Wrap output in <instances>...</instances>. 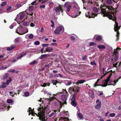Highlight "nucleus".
<instances>
[{
  "mask_svg": "<svg viewBox=\"0 0 121 121\" xmlns=\"http://www.w3.org/2000/svg\"><path fill=\"white\" fill-rule=\"evenodd\" d=\"M100 9L101 13L104 15L108 17L109 19H111L113 21H115V24L114 25V29L115 31H117L116 36L117 38L116 41H117L119 39V33L118 30L120 29V26H118V23L116 21V18L115 17H114L113 16L114 12V11L115 12H117L116 10L117 9H114L112 6H105L102 5H101L100 6Z\"/></svg>",
  "mask_w": 121,
  "mask_h": 121,
  "instance_id": "1",
  "label": "nucleus"
},
{
  "mask_svg": "<svg viewBox=\"0 0 121 121\" xmlns=\"http://www.w3.org/2000/svg\"><path fill=\"white\" fill-rule=\"evenodd\" d=\"M39 111L40 112L38 113V114H36L38 117H39V119L42 121H45L46 120L45 117V109L43 108H39Z\"/></svg>",
  "mask_w": 121,
  "mask_h": 121,
  "instance_id": "2",
  "label": "nucleus"
},
{
  "mask_svg": "<svg viewBox=\"0 0 121 121\" xmlns=\"http://www.w3.org/2000/svg\"><path fill=\"white\" fill-rule=\"evenodd\" d=\"M118 49L121 50V48H117L116 49H114L113 52V54L112 55V60H114L116 61H117L118 59V52H117V50Z\"/></svg>",
  "mask_w": 121,
  "mask_h": 121,
  "instance_id": "3",
  "label": "nucleus"
},
{
  "mask_svg": "<svg viewBox=\"0 0 121 121\" xmlns=\"http://www.w3.org/2000/svg\"><path fill=\"white\" fill-rule=\"evenodd\" d=\"M64 31V27L62 26H59L57 27L54 31V33L57 34H59L61 32H63Z\"/></svg>",
  "mask_w": 121,
  "mask_h": 121,
  "instance_id": "4",
  "label": "nucleus"
},
{
  "mask_svg": "<svg viewBox=\"0 0 121 121\" xmlns=\"http://www.w3.org/2000/svg\"><path fill=\"white\" fill-rule=\"evenodd\" d=\"M79 87H70L69 89V92L70 94H72L74 92V94H76L79 92Z\"/></svg>",
  "mask_w": 121,
  "mask_h": 121,
  "instance_id": "5",
  "label": "nucleus"
},
{
  "mask_svg": "<svg viewBox=\"0 0 121 121\" xmlns=\"http://www.w3.org/2000/svg\"><path fill=\"white\" fill-rule=\"evenodd\" d=\"M64 93H65V95H61V99L63 101H64V104H67V103L66 101L67 99V98L68 96V94L66 91L65 90H64Z\"/></svg>",
  "mask_w": 121,
  "mask_h": 121,
  "instance_id": "6",
  "label": "nucleus"
},
{
  "mask_svg": "<svg viewBox=\"0 0 121 121\" xmlns=\"http://www.w3.org/2000/svg\"><path fill=\"white\" fill-rule=\"evenodd\" d=\"M76 94L72 95L71 97V104L74 107H76L77 105V103L76 102L75 100L76 98Z\"/></svg>",
  "mask_w": 121,
  "mask_h": 121,
  "instance_id": "7",
  "label": "nucleus"
},
{
  "mask_svg": "<svg viewBox=\"0 0 121 121\" xmlns=\"http://www.w3.org/2000/svg\"><path fill=\"white\" fill-rule=\"evenodd\" d=\"M86 17L89 18H94L95 16H96L97 15L93 13L90 12H88L86 13Z\"/></svg>",
  "mask_w": 121,
  "mask_h": 121,
  "instance_id": "8",
  "label": "nucleus"
},
{
  "mask_svg": "<svg viewBox=\"0 0 121 121\" xmlns=\"http://www.w3.org/2000/svg\"><path fill=\"white\" fill-rule=\"evenodd\" d=\"M54 10L57 13H58L57 14L59 15L60 13L61 12L62 13L63 10L62 9L61 7L59 6L57 7L54 8Z\"/></svg>",
  "mask_w": 121,
  "mask_h": 121,
  "instance_id": "9",
  "label": "nucleus"
},
{
  "mask_svg": "<svg viewBox=\"0 0 121 121\" xmlns=\"http://www.w3.org/2000/svg\"><path fill=\"white\" fill-rule=\"evenodd\" d=\"M96 103L97 104L95 106V108L96 109H99L101 107V102L100 100H97L96 101Z\"/></svg>",
  "mask_w": 121,
  "mask_h": 121,
  "instance_id": "10",
  "label": "nucleus"
},
{
  "mask_svg": "<svg viewBox=\"0 0 121 121\" xmlns=\"http://www.w3.org/2000/svg\"><path fill=\"white\" fill-rule=\"evenodd\" d=\"M112 75V73H110V74L108 76V78L106 80H104L102 82V83H105L107 84L108 83V82L109 81L110 78L111 77V76Z\"/></svg>",
  "mask_w": 121,
  "mask_h": 121,
  "instance_id": "11",
  "label": "nucleus"
},
{
  "mask_svg": "<svg viewBox=\"0 0 121 121\" xmlns=\"http://www.w3.org/2000/svg\"><path fill=\"white\" fill-rule=\"evenodd\" d=\"M89 94L90 97L92 98H93L95 97L94 93L91 90L90 91L89 93Z\"/></svg>",
  "mask_w": 121,
  "mask_h": 121,
  "instance_id": "12",
  "label": "nucleus"
},
{
  "mask_svg": "<svg viewBox=\"0 0 121 121\" xmlns=\"http://www.w3.org/2000/svg\"><path fill=\"white\" fill-rule=\"evenodd\" d=\"M94 37H95L96 40L98 41H100L102 39L101 37L100 36H99L98 35H95Z\"/></svg>",
  "mask_w": 121,
  "mask_h": 121,
  "instance_id": "13",
  "label": "nucleus"
},
{
  "mask_svg": "<svg viewBox=\"0 0 121 121\" xmlns=\"http://www.w3.org/2000/svg\"><path fill=\"white\" fill-rule=\"evenodd\" d=\"M77 36L74 34H72L70 37V39L71 40L73 41H74L75 40V39L77 37Z\"/></svg>",
  "mask_w": 121,
  "mask_h": 121,
  "instance_id": "14",
  "label": "nucleus"
},
{
  "mask_svg": "<svg viewBox=\"0 0 121 121\" xmlns=\"http://www.w3.org/2000/svg\"><path fill=\"white\" fill-rule=\"evenodd\" d=\"M15 47V46L12 45L10 47H8L7 48V50L8 51H10L13 50Z\"/></svg>",
  "mask_w": 121,
  "mask_h": 121,
  "instance_id": "15",
  "label": "nucleus"
},
{
  "mask_svg": "<svg viewBox=\"0 0 121 121\" xmlns=\"http://www.w3.org/2000/svg\"><path fill=\"white\" fill-rule=\"evenodd\" d=\"M60 103V102L57 99L56 100V101L53 103L54 105L56 106H57Z\"/></svg>",
  "mask_w": 121,
  "mask_h": 121,
  "instance_id": "16",
  "label": "nucleus"
},
{
  "mask_svg": "<svg viewBox=\"0 0 121 121\" xmlns=\"http://www.w3.org/2000/svg\"><path fill=\"white\" fill-rule=\"evenodd\" d=\"M53 50L52 48L51 47H48L46 49V52H51Z\"/></svg>",
  "mask_w": 121,
  "mask_h": 121,
  "instance_id": "17",
  "label": "nucleus"
},
{
  "mask_svg": "<svg viewBox=\"0 0 121 121\" xmlns=\"http://www.w3.org/2000/svg\"><path fill=\"white\" fill-rule=\"evenodd\" d=\"M38 63V62L36 60H34L29 63L30 65H36Z\"/></svg>",
  "mask_w": 121,
  "mask_h": 121,
  "instance_id": "18",
  "label": "nucleus"
},
{
  "mask_svg": "<svg viewBox=\"0 0 121 121\" xmlns=\"http://www.w3.org/2000/svg\"><path fill=\"white\" fill-rule=\"evenodd\" d=\"M25 30H26L27 31L26 32H25L24 33H19L17 31V29H16V32L17 33V34H18L19 35H22L23 34H25V33H27L28 32V29L26 27L25 28Z\"/></svg>",
  "mask_w": 121,
  "mask_h": 121,
  "instance_id": "19",
  "label": "nucleus"
},
{
  "mask_svg": "<svg viewBox=\"0 0 121 121\" xmlns=\"http://www.w3.org/2000/svg\"><path fill=\"white\" fill-rule=\"evenodd\" d=\"M106 2L107 4L108 5H111L112 3V0H107L106 1Z\"/></svg>",
  "mask_w": 121,
  "mask_h": 121,
  "instance_id": "20",
  "label": "nucleus"
},
{
  "mask_svg": "<svg viewBox=\"0 0 121 121\" xmlns=\"http://www.w3.org/2000/svg\"><path fill=\"white\" fill-rule=\"evenodd\" d=\"M23 24L25 26H27L29 25L30 22H23Z\"/></svg>",
  "mask_w": 121,
  "mask_h": 121,
  "instance_id": "21",
  "label": "nucleus"
},
{
  "mask_svg": "<svg viewBox=\"0 0 121 121\" xmlns=\"http://www.w3.org/2000/svg\"><path fill=\"white\" fill-rule=\"evenodd\" d=\"M20 39L21 38L20 37H17L14 40V42L15 43L19 42Z\"/></svg>",
  "mask_w": 121,
  "mask_h": 121,
  "instance_id": "22",
  "label": "nucleus"
},
{
  "mask_svg": "<svg viewBox=\"0 0 121 121\" xmlns=\"http://www.w3.org/2000/svg\"><path fill=\"white\" fill-rule=\"evenodd\" d=\"M48 56V54L42 55L41 56L39 57V58L40 59L44 58L46 57L47 56Z\"/></svg>",
  "mask_w": 121,
  "mask_h": 121,
  "instance_id": "23",
  "label": "nucleus"
},
{
  "mask_svg": "<svg viewBox=\"0 0 121 121\" xmlns=\"http://www.w3.org/2000/svg\"><path fill=\"white\" fill-rule=\"evenodd\" d=\"M61 119L63 120V121H71V120H69L68 118L66 117L62 118Z\"/></svg>",
  "mask_w": 121,
  "mask_h": 121,
  "instance_id": "24",
  "label": "nucleus"
},
{
  "mask_svg": "<svg viewBox=\"0 0 121 121\" xmlns=\"http://www.w3.org/2000/svg\"><path fill=\"white\" fill-rule=\"evenodd\" d=\"M8 76V74L6 73L5 75H3L2 77V79H4L7 78Z\"/></svg>",
  "mask_w": 121,
  "mask_h": 121,
  "instance_id": "25",
  "label": "nucleus"
},
{
  "mask_svg": "<svg viewBox=\"0 0 121 121\" xmlns=\"http://www.w3.org/2000/svg\"><path fill=\"white\" fill-rule=\"evenodd\" d=\"M9 94L12 96L14 97L15 94H16V93L10 91L9 92Z\"/></svg>",
  "mask_w": 121,
  "mask_h": 121,
  "instance_id": "26",
  "label": "nucleus"
},
{
  "mask_svg": "<svg viewBox=\"0 0 121 121\" xmlns=\"http://www.w3.org/2000/svg\"><path fill=\"white\" fill-rule=\"evenodd\" d=\"M12 80L11 78H9V79L7 80L6 82V83L7 85H8L9 84V83L12 81Z\"/></svg>",
  "mask_w": 121,
  "mask_h": 121,
  "instance_id": "27",
  "label": "nucleus"
},
{
  "mask_svg": "<svg viewBox=\"0 0 121 121\" xmlns=\"http://www.w3.org/2000/svg\"><path fill=\"white\" fill-rule=\"evenodd\" d=\"M52 82L53 83V85H55V86L56 85L57 83H59V82L58 81L54 80H52Z\"/></svg>",
  "mask_w": 121,
  "mask_h": 121,
  "instance_id": "28",
  "label": "nucleus"
},
{
  "mask_svg": "<svg viewBox=\"0 0 121 121\" xmlns=\"http://www.w3.org/2000/svg\"><path fill=\"white\" fill-rule=\"evenodd\" d=\"M26 54V52L22 53V54L20 56H19L18 57V59H20V58L22 57H23V56H25Z\"/></svg>",
  "mask_w": 121,
  "mask_h": 121,
  "instance_id": "29",
  "label": "nucleus"
},
{
  "mask_svg": "<svg viewBox=\"0 0 121 121\" xmlns=\"http://www.w3.org/2000/svg\"><path fill=\"white\" fill-rule=\"evenodd\" d=\"M50 85V84L49 83H44L43 85H41V86L42 87H45L47 86H49Z\"/></svg>",
  "mask_w": 121,
  "mask_h": 121,
  "instance_id": "30",
  "label": "nucleus"
},
{
  "mask_svg": "<svg viewBox=\"0 0 121 121\" xmlns=\"http://www.w3.org/2000/svg\"><path fill=\"white\" fill-rule=\"evenodd\" d=\"M34 9V7L33 6H30L29 7V10L30 12L32 11Z\"/></svg>",
  "mask_w": 121,
  "mask_h": 121,
  "instance_id": "31",
  "label": "nucleus"
},
{
  "mask_svg": "<svg viewBox=\"0 0 121 121\" xmlns=\"http://www.w3.org/2000/svg\"><path fill=\"white\" fill-rule=\"evenodd\" d=\"M92 9L93 11L95 13H97L98 11V9L95 7H93V8Z\"/></svg>",
  "mask_w": 121,
  "mask_h": 121,
  "instance_id": "32",
  "label": "nucleus"
},
{
  "mask_svg": "<svg viewBox=\"0 0 121 121\" xmlns=\"http://www.w3.org/2000/svg\"><path fill=\"white\" fill-rule=\"evenodd\" d=\"M98 47L100 49H104L105 48V46L103 45L99 46Z\"/></svg>",
  "mask_w": 121,
  "mask_h": 121,
  "instance_id": "33",
  "label": "nucleus"
},
{
  "mask_svg": "<svg viewBox=\"0 0 121 121\" xmlns=\"http://www.w3.org/2000/svg\"><path fill=\"white\" fill-rule=\"evenodd\" d=\"M54 112H52V113H51L50 114L49 116V117H52V116H53L54 115H56V112H55L56 111H54Z\"/></svg>",
  "mask_w": 121,
  "mask_h": 121,
  "instance_id": "34",
  "label": "nucleus"
},
{
  "mask_svg": "<svg viewBox=\"0 0 121 121\" xmlns=\"http://www.w3.org/2000/svg\"><path fill=\"white\" fill-rule=\"evenodd\" d=\"M25 14L24 13H22L21 14L20 17V19L21 20L25 16Z\"/></svg>",
  "mask_w": 121,
  "mask_h": 121,
  "instance_id": "35",
  "label": "nucleus"
},
{
  "mask_svg": "<svg viewBox=\"0 0 121 121\" xmlns=\"http://www.w3.org/2000/svg\"><path fill=\"white\" fill-rule=\"evenodd\" d=\"M13 102V100L12 99H9L7 100V102L8 103H12Z\"/></svg>",
  "mask_w": 121,
  "mask_h": 121,
  "instance_id": "36",
  "label": "nucleus"
},
{
  "mask_svg": "<svg viewBox=\"0 0 121 121\" xmlns=\"http://www.w3.org/2000/svg\"><path fill=\"white\" fill-rule=\"evenodd\" d=\"M85 81L84 80H78V83L81 84L82 83L85 82Z\"/></svg>",
  "mask_w": 121,
  "mask_h": 121,
  "instance_id": "37",
  "label": "nucleus"
},
{
  "mask_svg": "<svg viewBox=\"0 0 121 121\" xmlns=\"http://www.w3.org/2000/svg\"><path fill=\"white\" fill-rule=\"evenodd\" d=\"M100 79H98L97 80V81L94 84V87H95L97 86H99V85H98L97 84V83H98V82L99 81V80Z\"/></svg>",
  "mask_w": 121,
  "mask_h": 121,
  "instance_id": "38",
  "label": "nucleus"
},
{
  "mask_svg": "<svg viewBox=\"0 0 121 121\" xmlns=\"http://www.w3.org/2000/svg\"><path fill=\"white\" fill-rule=\"evenodd\" d=\"M69 3V2H66L65 4L64 5V6L65 7H67L69 6V5H70Z\"/></svg>",
  "mask_w": 121,
  "mask_h": 121,
  "instance_id": "39",
  "label": "nucleus"
},
{
  "mask_svg": "<svg viewBox=\"0 0 121 121\" xmlns=\"http://www.w3.org/2000/svg\"><path fill=\"white\" fill-rule=\"evenodd\" d=\"M96 45V43L93 42H90L89 43V45L90 46H94Z\"/></svg>",
  "mask_w": 121,
  "mask_h": 121,
  "instance_id": "40",
  "label": "nucleus"
},
{
  "mask_svg": "<svg viewBox=\"0 0 121 121\" xmlns=\"http://www.w3.org/2000/svg\"><path fill=\"white\" fill-rule=\"evenodd\" d=\"M54 95L52 97H51L50 98V100L51 101H52L54 100V99H56V98L54 96H55L56 95H54Z\"/></svg>",
  "mask_w": 121,
  "mask_h": 121,
  "instance_id": "41",
  "label": "nucleus"
},
{
  "mask_svg": "<svg viewBox=\"0 0 121 121\" xmlns=\"http://www.w3.org/2000/svg\"><path fill=\"white\" fill-rule=\"evenodd\" d=\"M116 115V114L114 113H110L109 115L110 117H114Z\"/></svg>",
  "mask_w": 121,
  "mask_h": 121,
  "instance_id": "42",
  "label": "nucleus"
},
{
  "mask_svg": "<svg viewBox=\"0 0 121 121\" xmlns=\"http://www.w3.org/2000/svg\"><path fill=\"white\" fill-rule=\"evenodd\" d=\"M22 5L20 4H17L15 5V7L18 8H19L20 7H21Z\"/></svg>",
  "mask_w": 121,
  "mask_h": 121,
  "instance_id": "43",
  "label": "nucleus"
},
{
  "mask_svg": "<svg viewBox=\"0 0 121 121\" xmlns=\"http://www.w3.org/2000/svg\"><path fill=\"white\" fill-rule=\"evenodd\" d=\"M78 116L80 119H82L83 118V116L80 113H78Z\"/></svg>",
  "mask_w": 121,
  "mask_h": 121,
  "instance_id": "44",
  "label": "nucleus"
},
{
  "mask_svg": "<svg viewBox=\"0 0 121 121\" xmlns=\"http://www.w3.org/2000/svg\"><path fill=\"white\" fill-rule=\"evenodd\" d=\"M33 37V35L32 34H30L29 36V38L30 39H32Z\"/></svg>",
  "mask_w": 121,
  "mask_h": 121,
  "instance_id": "45",
  "label": "nucleus"
},
{
  "mask_svg": "<svg viewBox=\"0 0 121 121\" xmlns=\"http://www.w3.org/2000/svg\"><path fill=\"white\" fill-rule=\"evenodd\" d=\"M24 95L26 96H28L29 95V93L28 92H26L24 93Z\"/></svg>",
  "mask_w": 121,
  "mask_h": 121,
  "instance_id": "46",
  "label": "nucleus"
},
{
  "mask_svg": "<svg viewBox=\"0 0 121 121\" xmlns=\"http://www.w3.org/2000/svg\"><path fill=\"white\" fill-rule=\"evenodd\" d=\"M87 55H85L84 56H82V60H85L87 57Z\"/></svg>",
  "mask_w": 121,
  "mask_h": 121,
  "instance_id": "47",
  "label": "nucleus"
},
{
  "mask_svg": "<svg viewBox=\"0 0 121 121\" xmlns=\"http://www.w3.org/2000/svg\"><path fill=\"white\" fill-rule=\"evenodd\" d=\"M67 11L68 12H69L70 11V9L71 8V6L70 5H69L68 7H67Z\"/></svg>",
  "mask_w": 121,
  "mask_h": 121,
  "instance_id": "48",
  "label": "nucleus"
},
{
  "mask_svg": "<svg viewBox=\"0 0 121 121\" xmlns=\"http://www.w3.org/2000/svg\"><path fill=\"white\" fill-rule=\"evenodd\" d=\"M102 83L103 84H104V85H101V84H100L99 85V86H101L103 87H106V86H107V84H105V83Z\"/></svg>",
  "mask_w": 121,
  "mask_h": 121,
  "instance_id": "49",
  "label": "nucleus"
},
{
  "mask_svg": "<svg viewBox=\"0 0 121 121\" xmlns=\"http://www.w3.org/2000/svg\"><path fill=\"white\" fill-rule=\"evenodd\" d=\"M91 65H96V64L94 60L92 62H91Z\"/></svg>",
  "mask_w": 121,
  "mask_h": 121,
  "instance_id": "50",
  "label": "nucleus"
},
{
  "mask_svg": "<svg viewBox=\"0 0 121 121\" xmlns=\"http://www.w3.org/2000/svg\"><path fill=\"white\" fill-rule=\"evenodd\" d=\"M39 42L38 41H37L34 42V44L36 45H39Z\"/></svg>",
  "mask_w": 121,
  "mask_h": 121,
  "instance_id": "51",
  "label": "nucleus"
},
{
  "mask_svg": "<svg viewBox=\"0 0 121 121\" xmlns=\"http://www.w3.org/2000/svg\"><path fill=\"white\" fill-rule=\"evenodd\" d=\"M15 71V70L14 69H10L8 71V72L13 73Z\"/></svg>",
  "mask_w": 121,
  "mask_h": 121,
  "instance_id": "52",
  "label": "nucleus"
},
{
  "mask_svg": "<svg viewBox=\"0 0 121 121\" xmlns=\"http://www.w3.org/2000/svg\"><path fill=\"white\" fill-rule=\"evenodd\" d=\"M7 2H3L2 3V4H1L0 6H3L5 5L6 4Z\"/></svg>",
  "mask_w": 121,
  "mask_h": 121,
  "instance_id": "53",
  "label": "nucleus"
},
{
  "mask_svg": "<svg viewBox=\"0 0 121 121\" xmlns=\"http://www.w3.org/2000/svg\"><path fill=\"white\" fill-rule=\"evenodd\" d=\"M6 87V86L5 85H2L0 86V88H4Z\"/></svg>",
  "mask_w": 121,
  "mask_h": 121,
  "instance_id": "54",
  "label": "nucleus"
},
{
  "mask_svg": "<svg viewBox=\"0 0 121 121\" xmlns=\"http://www.w3.org/2000/svg\"><path fill=\"white\" fill-rule=\"evenodd\" d=\"M48 45V44H43L42 45V46L43 47H47Z\"/></svg>",
  "mask_w": 121,
  "mask_h": 121,
  "instance_id": "55",
  "label": "nucleus"
},
{
  "mask_svg": "<svg viewBox=\"0 0 121 121\" xmlns=\"http://www.w3.org/2000/svg\"><path fill=\"white\" fill-rule=\"evenodd\" d=\"M35 26V25L32 22L30 24V26L31 27H34Z\"/></svg>",
  "mask_w": 121,
  "mask_h": 121,
  "instance_id": "56",
  "label": "nucleus"
},
{
  "mask_svg": "<svg viewBox=\"0 0 121 121\" xmlns=\"http://www.w3.org/2000/svg\"><path fill=\"white\" fill-rule=\"evenodd\" d=\"M53 77V76L52 74V73H50L49 74V78H52Z\"/></svg>",
  "mask_w": 121,
  "mask_h": 121,
  "instance_id": "57",
  "label": "nucleus"
},
{
  "mask_svg": "<svg viewBox=\"0 0 121 121\" xmlns=\"http://www.w3.org/2000/svg\"><path fill=\"white\" fill-rule=\"evenodd\" d=\"M11 6L9 7L7 9V11H9L11 9Z\"/></svg>",
  "mask_w": 121,
  "mask_h": 121,
  "instance_id": "58",
  "label": "nucleus"
},
{
  "mask_svg": "<svg viewBox=\"0 0 121 121\" xmlns=\"http://www.w3.org/2000/svg\"><path fill=\"white\" fill-rule=\"evenodd\" d=\"M104 70H105V69H104V68H103V73H104V76H105L106 74V73H104Z\"/></svg>",
  "mask_w": 121,
  "mask_h": 121,
  "instance_id": "59",
  "label": "nucleus"
},
{
  "mask_svg": "<svg viewBox=\"0 0 121 121\" xmlns=\"http://www.w3.org/2000/svg\"><path fill=\"white\" fill-rule=\"evenodd\" d=\"M45 7V6L44 5H42L40 6V8H44Z\"/></svg>",
  "mask_w": 121,
  "mask_h": 121,
  "instance_id": "60",
  "label": "nucleus"
},
{
  "mask_svg": "<svg viewBox=\"0 0 121 121\" xmlns=\"http://www.w3.org/2000/svg\"><path fill=\"white\" fill-rule=\"evenodd\" d=\"M107 0H101V2L103 4H104L105 2H106V1Z\"/></svg>",
  "mask_w": 121,
  "mask_h": 121,
  "instance_id": "61",
  "label": "nucleus"
},
{
  "mask_svg": "<svg viewBox=\"0 0 121 121\" xmlns=\"http://www.w3.org/2000/svg\"><path fill=\"white\" fill-rule=\"evenodd\" d=\"M36 3V1H33V2H32L31 3V4L32 5H34L35 4V3Z\"/></svg>",
  "mask_w": 121,
  "mask_h": 121,
  "instance_id": "62",
  "label": "nucleus"
},
{
  "mask_svg": "<svg viewBox=\"0 0 121 121\" xmlns=\"http://www.w3.org/2000/svg\"><path fill=\"white\" fill-rule=\"evenodd\" d=\"M71 83H72L71 82H69L67 83V85H70L71 84Z\"/></svg>",
  "mask_w": 121,
  "mask_h": 121,
  "instance_id": "63",
  "label": "nucleus"
},
{
  "mask_svg": "<svg viewBox=\"0 0 121 121\" xmlns=\"http://www.w3.org/2000/svg\"><path fill=\"white\" fill-rule=\"evenodd\" d=\"M118 117H121V113H118Z\"/></svg>",
  "mask_w": 121,
  "mask_h": 121,
  "instance_id": "64",
  "label": "nucleus"
}]
</instances>
